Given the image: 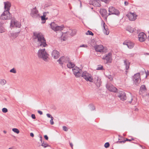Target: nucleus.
<instances>
[{
    "mask_svg": "<svg viewBox=\"0 0 149 149\" xmlns=\"http://www.w3.org/2000/svg\"><path fill=\"white\" fill-rule=\"evenodd\" d=\"M33 34L34 40L39 48L45 47L47 46L46 40L41 33H34Z\"/></svg>",
    "mask_w": 149,
    "mask_h": 149,
    "instance_id": "nucleus-1",
    "label": "nucleus"
},
{
    "mask_svg": "<svg viewBox=\"0 0 149 149\" xmlns=\"http://www.w3.org/2000/svg\"><path fill=\"white\" fill-rule=\"evenodd\" d=\"M38 57L45 61H47L49 60V54L47 52L45 48L40 49L37 53Z\"/></svg>",
    "mask_w": 149,
    "mask_h": 149,
    "instance_id": "nucleus-2",
    "label": "nucleus"
},
{
    "mask_svg": "<svg viewBox=\"0 0 149 149\" xmlns=\"http://www.w3.org/2000/svg\"><path fill=\"white\" fill-rule=\"evenodd\" d=\"M81 76L87 81H88L91 82H93V78L91 75L86 71L83 72Z\"/></svg>",
    "mask_w": 149,
    "mask_h": 149,
    "instance_id": "nucleus-3",
    "label": "nucleus"
},
{
    "mask_svg": "<svg viewBox=\"0 0 149 149\" xmlns=\"http://www.w3.org/2000/svg\"><path fill=\"white\" fill-rule=\"evenodd\" d=\"M127 101L129 103H132V104L134 105L136 104L137 99L136 98L132 95L131 93H129L127 95Z\"/></svg>",
    "mask_w": 149,
    "mask_h": 149,
    "instance_id": "nucleus-4",
    "label": "nucleus"
},
{
    "mask_svg": "<svg viewBox=\"0 0 149 149\" xmlns=\"http://www.w3.org/2000/svg\"><path fill=\"white\" fill-rule=\"evenodd\" d=\"M50 27L55 31H61L63 30V27L62 26H58L54 22H52L51 23Z\"/></svg>",
    "mask_w": 149,
    "mask_h": 149,
    "instance_id": "nucleus-5",
    "label": "nucleus"
},
{
    "mask_svg": "<svg viewBox=\"0 0 149 149\" xmlns=\"http://www.w3.org/2000/svg\"><path fill=\"white\" fill-rule=\"evenodd\" d=\"M10 18V14L8 11L4 10L0 16V18L3 20L9 19Z\"/></svg>",
    "mask_w": 149,
    "mask_h": 149,
    "instance_id": "nucleus-6",
    "label": "nucleus"
},
{
    "mask_svg": "<svg viewBox=\"0 0 149 149\" xmlns=\"http://www.w3.org/2000/svg\"><path fill=\"white\" fill-rule=\"evenodd\" d=\"M21 23L20 22L17 21L15 18L12 19L10 26L11 27H15L18 28L20 27Z\"/></svg>",
    "mask_w": 149,
    "mask_h": 149,
    "instance_id": "nucleus-7",
    "label": "nucleus"
},
{
    "mask_svg": "<svg viewBox=\"0 0 149 149\" xmlns=\"http://www.w3.org/2000/svg\"><path fill=\"white\" fill-rule=\"evenodd\" d=\"M69 61V59L68 57L62 56L57 61L61 65H62L63 64L65 65V63L68 62Z\"/></svg>",
    "mask_w": 149,
    "mask_h": 149,
    "instance_id": "nucleus-8",
    "label": "nucleus"
},
{
    "mask_svg": "<svg viewBox=\"0 0 149 149\" xmlns=\"http://www.w3.org/2000/svg\"><path fill=\"white\" fill-rule=\"evenodd\" d=\"M30 15L31 17L33 18H36L40 17L39 14L38 13V11L36 9V7L31 9Z\"/></svg>",
    "mask_w": 149,
    "mask_h": 149,
    "instance_id": "nucleus-9",
    "label": "nucleus"
},
{
    "mask_svg": "<svg viewBox=\"0 0 149 149\" xmlns=\"http://www.w3.org/2000/svg\"><path fill=\"white\" fill-rule=\"evenodd\" d=\"M134 84L137 86L140 83L141 81L140 76L139 73L135 74L134 77Z\"/></svg>",
    "mask_w": 149,
    "mask_h": 149,
    "instance_id": "nucleus-10",
    "label": "nucleus"
},
{
    "mask_svg": "<svg viewBox=\"0 0 149 149\" xmlns=\"http://www.w3.org/2000/svg\"><path fill=\"white\" fill-rule=\"evenodd\" d=\"M74 74L77 77H79L81 75V69L79 68L76 67L72 69Z\"/></svg>",
    "mask_w": 149,
    "mask_h": 149,
    "instance_id": "nucleus-11",
    "label": "nucleus"
},
{
    "mask_svg": "<svg viewBox=\"0 0 149 149\" xmlns=\"http://www.w3.org/2000/svg\"><path fill=\"white\" fill-rule=\"evenodd\" d=\"M109 15L114 14L118 15L120 14V12L118 10L112 7H111L109 8Z\"/></svg>",
    "mask_w": 149,
    "mask_h": 149,
    "instance_id": "nucleus-12",
    "label": "nucleus"
},
{
    "mask_svg": "<svg viewBox=\"0 0 149 149\" xmlns=\"http://www.w3.org/2000/svg\"><path fill=\"white\" fill-rule=\"evenodd\" d=\"M101 29L104 34L107 35L109 34V32L108 28V27L103 21H102V22Z\"/></svg>",
    "mask_w": 149,
    "mask_h": 149,
    "instance_id": "nucleus-13",
    "label": "nucleus"
},
{
    "mask_svg": "<svg viewBox=\"0 0 149 149\" xmlns=\"http://www.w3.org/2000/svg\"><path fill=\"white\" fill-rule=\"evenodd\" d=\"M102 59L106 61V63H111L112 61V57L111 54L110 53H109L105 56H103Z\"/></svg>",
    "mask_w": 149,
    "mask_h": 149,
    "instance_id": "nucleus-14",
    "label": "nucleus"
},
{
    "mask_svg": "<svg viewBox=\"0 0 149 149\" xmlns=\"http://www.w3.org/2000/svg\"><path fill=\"white\" fill-rule=\"evenodd\" d=\"M117 94L118 96L123 101L125 100L126 99L125 94L123 91H119L118 92Z\"/></svg>",
    "mask_w": 149,
    "mask_h": 149,
    "instance_id": "nucleus-15",
    "label": "nucleus"
},
{
    "mask_svg": "<svg viewBox=\"0 0 149 149\" xmlns=\"http://www.w3.org/2000/svg\"><path fill=\"white\" fill-rule=\"evenodd\" d=\"M138 38L140 41L143 42L145 41L146 39V36L144 33L141 32L139 33Z\"/></svg>",
    "mask_w": 149,
    "mask_h": 149,
    "instance_id": "nucleus-16",
    "label": "nucleus"
},
{
    "mask_svg": "<svg viewBox=\"0 0 149 149\" xmlns=\"http://www.w3.org/2000/svg\"><path fill=\"white\" fill-rule=\"evenodd\" d=\"M123 45L125 46H126L129 49L132 48L134 45V44L130 41H125L123 43Z\"/></svg>",
    "mask_w": 149,
    "mask_h": 149,
    "instance_id": "nucleus-17",
    "label": "nucleus"
},
{
    "mask_svg": "<svg viewBox=\"0 0 149 149\" xmlns=\"http://www.w3.org/2000/svg\"><path fill=\"white\" fill-rule=\"evenodd\" d=\"M129 18V19L131 21H134L136 19L137 15L134 13H130L127 15Z\"/></svg>",
    "mask_w": 149,
    "mask_h": 149,
    "instance_id": "nucleus-18",
    "label": "nucleus"
},
{
    "mask_svg": "<svg viewBox=\"0 0 149 149\" xmlns=\"http://www.w3.org/2000/svg\"><path fill=\"white\" fill-rule=\"evenodd\" d=\"M107 88L110 91L115 92L117 89L112 85L107 84L106 86Z\"/></svg>",
    "mask_w": 149,
    "mask_h": 149,
    "instance_id": "nucleus-19",
    "label": "nucleus"
},
{
    "mask_svg": "<svg viewBox=\"0 0 149 149\" xmlns=\"http://www.w3.org/2000/svg\"><path fill=\"white\" fill-rule=\"evenodd\" d=\"M94 48L95 50L97 52H102L103 51L104 47L102 45L95 46Z\"/></svg>",
    "mask_w": 149,
    "mask_h": 149,
    "instance_id": "nucleus-20",
    "label": "nucleus"
},
{
    "mask_svg": "<svg viewBox=\"0 0 149 149\" xmlns=\"http://www.w3.org/2000/svg\"><path fill=\"white\" fill-rule=\"evenodd\" d=\"M52 56L54 59H57L59 57V52L57 50H54L52 52Z\"/></svg>",
    "mask_w": 149,
    "mask_h": 149,
    "instance_id": "nucleus-21",
    "label": "nucleus"
},
{
    "mask_svg": "<svg viewBox=\"0 0 149 149\" xmlns=\"http://www.w3.org/2000/svg\"><path fill=\"white\" fill-rule=\"evenodd\" d=\"M77 33V30L75 29H70L68 31L66 32L65 34L70 35L71 36H73L75 35Z\"/></svg>",
    "mask_w": 149,
    "mask_h": 149,
    "instance_id": "nucleus-22",
    "label": "nucleus"
},
{
    "mask_svg": "<svg viewBox=\"0 0 149 149\" xmlns=\"http://www.w3.org/2000/svg\"><path fill=\"white\" fill-rule=\"evenodd\" d=\"M4 9L5 10L8 11H9L10 7L11 6L10 3L8 2H4Z\"/></svg>",
    "mask_w": 149,
    "mask_h": 149,
    "instance_id": "nucleus-23",
    "label": "nucleus"
},
{
    "mask_svg": "<svg viewBox=\"0 0 149 149\" xmlns=\"http://www.w3.org/2000/svg\"><path fill=\"white\" fill-rule=\"evenodd\" d=\"M94 83L97 87H100L101 84V79L98 77H97L94 81Z\"/></svg>",
    "mask_w": 149,
    "mask_h": 149,
    "instance_id": "nucleus-24",
    "label": "nucleus"
},
{
    "mask_svg": "<svg viewBox=\"0 0 149 149\" xmlns=\"http://www.w3.org/2000/svg\"><path fill=\"white\" fill-rule=\"evenodd\" d=\"M126 30L130 33H133L136 31V29L135 28L130 26H128L127 27Z\"/></svg>",
    "mask_w": 149,
    "mask_h": 149,
    "instance_id": "nucleus-25",
    "label": "nucleus"
},
{
    "mask_svg": "<svg viewBox=\"0 0 149 149\" xmlns=\"http://www.w3.org/2000/svg\"><path fill=\"white\" fill-rule=\"evenodd\" d=\"M47 13H48V12H45L43 13V16H41V19L42 21V23H44L45 22V20L46 19H47V18H45L46 16V14Z\"/></svg>",
    "mask_w": 149,
    "mask_h": 149,
    "instance_id": "nucleus-26",
    "label": "nucleus"
},
{
    "mask_svg": "<svg viewBox=\"0 0 149 149\" xmlns=\"http://www.w3.org/2000/svg\"><path fill=\"white\" fill-rule=\"evenodd\" d=\"M124 63L125 65H126V69L127 70L129 68L130 63L129 61L125 59L124 60Z\"/></svg>",
    "mask_w": 149,
    "mask_h": 149,
    "instance_id": "nucleus-27",
    "label": "nucleus"
},
{
    "mask_svg": "<svg viewBox=\"0 0 149 149\" xmlns=\"http://www.w3.org/2000/svg\"><path fill=\"white\" fill-rule=\"evenodd\" d=\"M7 81L3 79H0V85L2 86L5 85L7 83Z\"/></svg>",
    "mask_w": 149,
    "mask_h": 149,
    "instance_id": "nucleus-28",
    "label": "nucleus"
},
{
    "mask_svg": "<svg viewBox=\"0 0 149 149\" xmlns=\"http://www.w3.org/2000/svg\"><path fill=\"white\" fill-rule=\"evenodd\" d=\"M92 2L93 5L99 7L100 6V1H98L94 0Z\"/></svg>",
    "mask_w": 149,
    "mask_h": 149,
    "instance_id": "nucleus-29",
    "label": "nucleus"
},
{
    "mask_svg": "<svg viewBox=\"0 0 149 149\" xmlns=\"http://www.w3.org/2000/svg\"><path fill=\"white\" fill-rule=\"evenodd\" d=\"M6 29L3 26V25L0 23V33H3L5 32Z\"/></svg>",
    "mask_w": 149,
    "mask_h": 149,
    "instance_id": "nucleus-30",
    "label": "nucleus"
},
{
    "mask_svg": "<svg viewBox=\"0 0 149 149\" xmlns=\"http://www.w3.org/2000/svg\"><path fill=\"white\" fill-rule=\"evenodd\" d=\"M68 62V63L67 64V66L68 68H72L74 66V64L71 62L69 61Z\"/></svg>",
    "mask_w": 149,
    "mask_h": 149,
    "instance_id": "nucleus-31",
    "label": "nucleus"
},
{
    "mask_svg": "<svg viewBox=\"0 0 149 149\" xmlns=\"http://www.w3.org/2000/svg\"><path fill=\"white\" fill-rule=\"evenodd\" d=\"M140 90L142 92L145 91L146 90L145 86L143 85L141 86L140 87Z\"/></svg>",
    "mask_w": 149,
    "mask_h": 149,
    "instance_id": "nucleus-32",
    "label": "nucleus"
},
{
    "mask_svg": "<svg viewBox=\"0 0 149 149\" xmlns=\"http://www.w3.org/2000/svg\"><path fill=\"white\" fill-rule=\"evenodd\" d=\"M100 12L102 15H104L106 12V10L105 9H101L100 10Z\"/></svg>",
    "mask_w": 149,
    "mask_h": 149,
    "instance_id": "nucleus-33",
    "label": "nucleus"
},
{
    "mask_svg": "<svg viewBox=\"0 0 149 149\" xmlns=\"http://www.w3.org/2000/svg\"><path fill=\"white\" fill-rule=\"evenodd\" d=\"M12 130L14 132L17 134H19L20 132L19 130L18 129L16 128H13L12 129Z\"/></svg>",
    "mask_w": 149,
    "mask_h": 149,
    "instance_id": "nucleus-34",
    "label": "nucleus"
},
{
    "mask_svg": "<svg viewBox=\"0 0 149 149\" xmlns=\"http://www.w3.org/2000/svg\"><path fill=\"white\" fill-rule=\"evenodd\" d=\"M86 34L87 35H91L92 36L93 35V33L90 31H88L86 32Z\"/></svg>",
    "mask_w": 149,
    "mask_h": 149,
    "instance_id": "nucleus-35",
    "label": "nucleus"
},
{
    "mask_svg": "<svg viewBox=\"0 0 149 149\" xmlns=\"http://www.w3.org/2000/svg\"><path fill=\"white\" fill-rule=\"evenodd\" d=\"M41 146L43 147L44 148L49 146L48 144L47 143H45L44 142L42 143Z\"/></svg>",
    "mask_w": 149,
    "mask_h": 149,
    "instance_id": "nucleus-36",
    "label": "nucleus"
},
{
    "mask_svg": "<svg viewBox=\"0 0 149 149\" xmlns=\"http://www.w3.org/2000/svg\"><path fill=\"white\" fill-rule=\"evenodd\" d=\"M102 68L103 66L102 65H99L97 66L96 69L97 70H101L102 69Z\"/></svg>",
    "mask_w": 149,
    "mask_h": 149,
    "instance_id": "nucleus-37",
    "label": "nucleus"
},
{
    "mask_svg": "<svg viewBox=\"0 0 149 149\" xmlns=\"http://www.w3.org/2000/svg\"><path fill=\"white\" fill-rule=\"evenodd\" d=\"M2 111L3 113H6L8 112V110L7 108H4L2 109Z\"/></svg>",
    "mask_w": 149,
    "mask_h": 149,
    "instance_id": "nucleus-38",
    "label": "nucleus"
},
{
    "mask_svg": "<svg viewBox=\"0 0 149 149\" xmlns=\"http://www.w3.org/2000/svg\"><path fill=\"white\" fill-rule=\"evenodd\" d=\"M11 72L15 73L16 72L14 68H13L10 70Z\"/></svg>",
    "mask_w": 149,
    "mask_h": 149,
    "instance_id": "nucleus-39",
    "label": "nucleus"
},
{
    "mask_svg": "<svg viewBox=\"0 0 149 149\" xmlns=\"http://www.w3.org/2000/svg\"><path fill=\"white\" fill-rule=\"evenodd\" d=\"M104 147L106 148H107L109 147V143L107 142L106 143L104 144Z\"/></svg>",
    "mask_w": 149,
    "mask_h": 149,
    "instance_id": "nucleus-40",
    "label": "nucleus"
},
{
    "mask_svg": "<svg viewBox=\"0 0 149 149\" xmlns=\"http://www.w3.org/2000/svg\"><path fill=\"white\" fill-rule=\"evenodd\" d=\"M125 141L124 140L122 141H118L117 142V143L119 144L121 143H125Z\"/></svg>",
    "mask_w": 149,
    "mask_h": 149,
    "instance_id": "nucleus-41",
    "label": "nucleus"
},
{
    "mask_svg": "<svg viewBox=\"0 0 149 149\" xmlns=\"http://www.w3.org/2000/svg\"><path fill=\"white\" fill-rule=\"evenodd\" d=\"M54 119V118L53 117H52V118H51V120H50V123L51 125H53L54 123V122L53 121V120Z\"/></svg>",
    "mask_w": 149,
    "mask_h": 149,
    "instance_id": "nucleus-42",
    "label": "nucleus"
},
{
    "mask_svg": "<svg viewBox=\"0 0 149 149\" xmlns=\"http://www.w3.org/2000/svg\"><path fill=\"white\" fill-rule=\"evenodd\" d=\"M87 47V46L86 45L83 44L79 46L80 47Z\"/></svg>",
    "mask_w": 149,
    "mask_h": 149,
    "instance_id": "nucleus-43",
    "label": "nucleus"
},
{
    "mask_svg": "<svg viewBox=\"0 0 149 149\" xmlns=\"http://www.w3.org/2000/svg\"><path fill=\"white\" fill-rule=\"evenodd\" d=\"M63 129L64 131H68L67 127L66 126H64L63 127Z\"/></svg>",
    "mask_w": 149,
    "mask_h": 149,
    "instance_id": "nucleus-44",
    "label": "nucleus"
},
{
    "mask_svg": "<svg viewBox=\"0 0 149 149\" xmlns=\"http://www.w3.org/2000/svg\"><path fill=\"white\" fill-rule=\"evenodd\" d=\"M134 140V139L133 138H132L131 139H128L126 138V140H125V141H131Z\"/></svg>",
    "mask_w": 149,
    "mask_h": 149,
    "instance_id": "nucleus-45",
    "label": "nucleus"
},
{
    "mask_svg": "<svg viewBox=\"0 0 149 149\" xmlns=\"http://www.w3.org/2000/svg\"><path fill=\"white\" fill-rule=\"evenodd\" d=\"M47 116L48 118H52V116L49 113H47Z\"/></svg>",
    "mask_w": 149,
    "mask_h": 149,
    "instance_id": "nucleus-46",
    "label": "nucleus"
},
{
    "mask_svg": "<svg viewBox=\"0 0 149 149\" xmlns=\"http://www.w3.org/2000/svg\"><path fill=\"white\" fill-rule=\"evenodd\" d=\"M31 117L33 119H35L36 118L35 115L34 114H32L31 115Z\"/></svg>",
    "mask_w": 149,
    "mask_h": 149,
    "instance_id": "nucleus-47",
    "label": "nucleus"
},
{
    "mask_svg": "<svg viewBox=\"0 0 149 149\" xmlns=\"http://www.w3.org/2000/svg\"><path fill=\"white\" fill-rule=\"evenodd\" d=\"M101 1L104 2L105 3H107L109 0H101Z\"/></svg>",
    "mask_w": 149,
    "mask_h": 149,
    "instance_id": "nucleus-48",
    "label": "nucleus"
},
{
    "mask_svg": "<svg viewBox=\"0 0 149 149\" xmlns=\"http://www.w3.org/2000/svg\"><path fill=\"white\" fill-rule=\"evenodd\" d=\"M130 56V57H133L134 55V53H131L129 54Z\"/></svg>",
    "mask_w": 149,
    "mask_h": 149,
    "instance_id": "nucleus-49",
    "label": "nucleus"
},
{
    "mask_svg": "<svg viewBox=\"0 0 149 149\" xmlns=\"http://www.w3.org/2000/svg\"><path fill=\"white\" fill-rule=\"evenodd\" d=\"M45 138L47 140H48V138L47 135H45L44 136Z\"/></svg>",
    "mask_w": 149,
    "mask_h": 149,
    "instance_id": "nucleus-50",
    "label": "nucleus"
},
{
    "mask_svg": "<svg viewBox=\"0 0 149 149\" xmlns=\"http://www.w3.org/2000/svg\"><path fill=\"white\" fill-rule=\"evenodd\" d=\"M38 113L40 114V115H42V111H38Z\"/></svg>",
    "mask_w": 149,
    "mask_h": 149,
    "instance_id": "nucleus-51",
    "label": "nucleus"
},
{
    "mask_svg": "<svg viewBox=\"0 0 149 149\" xmlns=\"http://www.w3.org/2000/svg\"><path fill=\"white\" fill-rule=\"evenodd\" d=\"M30 135L32 137H33L34 136V134L33 133H31L30 134Z\"/></svg>",
    "mask_w": 149,
    "mask_h": 149,
    "instance_id": "nucleus-52",
    "label": "nucleus"
},
{
    "mask_svg": "<svg viewBox=\"0 0 149 149\" xmlns=\"http://www.w3.org/2000/svg\"><path fill=\"white\" fill-rule=\"evenodd\" d=\"M8 149H16L14 147H12L9 148Z\"/></svg>",
    "mask_w": 149,
    "mask_h": 149,
    "instance_id": "nucleus-53",
    "label": "nucleus"
},
{
    "mask_svg": "<svg viewBox=\"0 0 149 149\" xmlns=\"http://www.w3.org/2000/svg\"><path fill=\"white\" fill-rule=\"evenodd\" d=\"M134 110L135 111H138L139 110V109L137 108H135L134 109Z\"/></svg>",
    "mask_w": 149,
    "mask_h": 149,
    "instance_id": "nucleus-54",
    "label": "nucleus"
},
{
    "mask_svg": "<svg viewBox=\"0 0 149 149\" xmlns=\"http://www.w3.org/2000/svg\"><path fill=\"white\" fill-rule=\"evenodd\" d=\"M125 4V6H127L128 4V2L127 1H125L124 3Z\"/></svg>",
    "mask_w": 149,
    "mask_h": 149,
    "instance_id": "nucleus-55",
    "label": "nucleus"
},
{
    "mask_svg": "<svg viewBox=\"0 0 149 149\" xmlns=\"http://www.w3.org/2000/svg\"><path fill=\"white\" fill-rule=\"evenodd\" d=\"M70 146H71L72 148V149L73 148V144H72V143H70Z\"/></svg>",
    "mask_w": 149,
    "mask_h": 149,
    "instance_id": "nucleus-56",
    "label": "nucleus"
},
{
    "mask_svg": "<svg viewBox=\"0 0 149 149\" xmlns=\"http://www.w3.org/2000/svg\"><path fill=\"white\" fill-rule=\"evenodd\" d=\"M109 79L111 80H112V78L111 77V76H109Z\"/></svg>",
    "mask_w": 149,
    "mask_h": 149,
    "instance_id": "nucleus-57",
    "label": "nucleus"
},
{
    "mask_svg": "<svg viewBox=\"0 0 149 149\" xmlns=\"http://www.w3.org/2000/svg\"><path fill=\"white\" fill-rule=\"evenodd\" d=\"M3 132L4 133V134H6V133H7V132L5 131V130H4L3 131Z\"/></svg>",
    "mask_w": 149,
    "mask_h": 149,
    "instance_id": "nucleus-58",
    "label": "nucleus"
},
{
    "mask_svg": "<svg viewBox=\"0 0 149 149\" xmlns=\"http://www.w3.org/2000/svg\"><path fill=\"white\" fill-rule=\"evenodd\" d=\"M146 96L149 98V93L146 95Z\"/></svg>",
    "mask_w": 149,
    "mask_h": 149,
    "instance_id": "nucleus-59",
    "label": "nucleus"
},
{
    "mask_svg": "<svg viewBox=\"0 0 149 149\" xmlns=\"http://www.w3.org/2000/svg\"><path fill=\"white\" fill-rule=\"evenodd\" d=\"M15 34L16 37H17V35H18V33H16Z\"/></svg>",
    "mask_w": 149,
    "mask_h": 149,
    "instance_id": "nucleus-60",
    "label": "nucleus"
},
{
    "mask_svg": "<svg viewBox=\"0 0 149 149\" xmlns=\"http://www.w3.org/2000/svg\"><path fill=\"white\" fill-rule=\"evenodd\" d=\"M63 40L64 41V40H65V39H66V38H64L63 37Z\"/></svg>",
    "mask_w": 149,
    "mask_h": 149,
    "instance_id": "nucleus-61",
    "label": "nucleus"
},
{
    "mask_svg": "<svg viewBox=\"0 0 149 149\" xmlns=\"http://www.w3.org/2000/svg\"><path fill=\"white\" fill-rule=\"evenodd\" d=\"M42 138H41V139H40V141H42Z\"/></svg>",
    "mask_w": 149,
    "mask_h": 149,
    "instance_id": "nucleus-62",
    "label": "nucleus"
},
{
    "mask_svg": "<svg viewBox=\"0 0 149 149\" xmlns=\"http://www.w3.org/2000/svg\"><path fill=\"white\" fill-rule=\"evenodd\" d=\"M146 72L145 71H143V73H145Z\"/></svg>",
    "mask_w": 149,
    "mask_h": 149,
    "instance_id": "nucleus-63",
    "label": "nucleus"
}]
</instances>
